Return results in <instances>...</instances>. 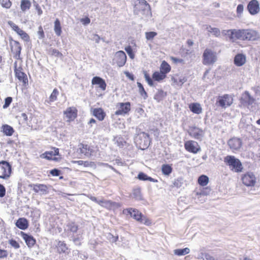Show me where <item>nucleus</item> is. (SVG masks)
<instances>
[{"label":"nucleus","mask_w":260,"mask_h":260,"mask_svg":"<svg viewBox=\"0 0 260 260\" xmlns=\"http://www.w3.org/2000/svg\"><path fill=\"white\" fill-rule=\"evenodd\" d=\"M226 35L233 41L236 40L243 41L254 42L260 39L259 32L252 28L231 29L226 30Z\"/></svg>","instance_id":"obj_1"},{"label":"nucleus","mask_w":260,"mask_h":260,"mask_svg":"<svg viewBox=\"0 0 260 260\" xmlns=\"http://www.w3.org/2000/svg\"><path fill=\"white\" fill-rule=\"evenodd\" d=\"M123 213L126 215H129L137 221L143 223L147 226H149L151 224V220L143 215V214L137 209L133 208H127L123 210Z\"/></svg>","instance_id":"obj_2"},{"label":"nucleus","mask_w":260,"mask_h":260,"mask_svg":"<svg viewBox=\"0 0 260 260\" xmlns=\"http://www.w3.org/2000/svg\"><path fill=\"white\" fill-rule=\"evenodd\" d=\"M224 162L228 166L231 171L240 173L243 171L242 162L238 158L233 155H227L224 157Z\"/></svg>","instance_id":"obj_3"},{"label":"nucleus","mask_w":260,"mask_h":260,"mask_svg":"<svg viewBox=\"0 0 260 260\" xmlns=\"http://www.w3.org/2000/svg\"><path fill=\"white\" fill-rule=\"evenodd\" d=\"M202 58L203 64L206 66L213 65L217 60L216 53L209 48L204 50Z\"/></svg>","instance_id":"obj_4"},{"label":"nucleus","mask_w":260,"mask_h":260,"mask_svg":"<svg viewBox=\"0 0 260 260\" xmlns=\"http://www.w3.org/2000/svg\"><path fill=\"white\" fill-rule=\"evenodd\" d=\"M135 143L140 149H146L150 144L149 135L144 132L140 133L136 137Z\"/></svg>","instance_id":"obj_5"},{"label":"nucleus","mask_w":260,"mask_h":260,"mask_svg":"<svg viewBox=\"0 0 260 260\" xmlns=\"http://www.w3.org/2000/svg\"><path fill=\"white\" fill-rule=\"evenodd\" d=\"M12 173V167L7 161H0V178L4 180L8 179Z\"/></svg>","instance_id":"obj_6"},{"label":"nucleus","mask_w":260,"mask_h":260,"mask_svg":"<svg viewBox=\"0 0 260 260\" xmlns=\"http://www.w3.org/2000/svg\"><path fill=\"white\" fill-rule=\"evenodd\" d=\"M241 180L242 183L247 187H253L256 183V178L255 175L249 172L242 174Z\"/></svg>","instance_id":"obj_7"},{"label":"nucleus","mask_w":260,"mask_h":260,"mask_svg":"<svg viewBox=\"0 0 260 260\" xmlns=\"http://www.w3.org/2000/svg\"><path fill=\"white\" fill-rule=\"evenodd\" d=\"M144 77L148 84L150 86H152L154 85L153 80L155 81L160 82L167 77V75H165L160 71H155L152 74V79L151 78L149 75L147 73L144 74Z\"/></svg>","instance_id":"obj_8"},{"label":"nucleus","mask_w":260,"mask_h":260,"mask_svg":"<svg viewBox=\"0 0 260 260\" xmlns=\"http://www.w3.org/2000/svg\"><path fill=\"white\" fill-rule=\"evenodd\" d=\"M116 111L115 112L116 115L124 116L129 113L131 110V104L129 102L125 103H118L116 105Z\"/></svg>","instance_id":"obj_9"},{"label":"nucleus","mask_w":260,"mask_h":260,"mask_svg":"<svg viewBox=\"0 0 260 260\" xmlns=\"http://www.w3.org/2000/svg\"><path fill=\"white\" fill-rule=\"evenodd\" d=\"M233 103V98L231 95L228 94L219 96L216 101V105L222 108H226L230 107Z\"/></svg>","instance_id":"obj_10"},{"label":"nucleus","mask_w":260,"mask_h":260,"mask_svg":"<svg viewBox=\"0 0 260 260\" xmlns=\"http://www.w3.org/2000/svg\"><path fill=\"white\" fill-rule=\"evenodd\" d=\"M185 149L188 152L197 154L201 150L198 142L193 140H188L184 143Z\"/></svg>","instance_id":"obj_11"},{"label":"nucleus","mask_w":260,"mask_h":260,"mask_svg":"<svg viewBox=\"0 0 260 260\" xmlns=\"http://www.w3.org/2000/svg\"><path fill=\"white\" fill-rule=\"evenodd\" d=\"M63 114L67 119V121H73L77 117L78 110L75 107H70L63 111Z\"/></svg>","instance_id":"obj_12"},{"label":"nucleus","mask_w":260,"mask_h":260,"mask_svg":"<svg viewBox=\"0 0 260 260\" xmlns=\"http://www.w3.org/2000/svg\"><path fill=\"white\" fill-rule=\"evenodd\" d=\"M126 58V55L123 51H118L115 53L113 61L118 67H121L125 64Z\"/></svg>","instance_id":"obj_13"},{"label":"nucleus","mask_w":260,"mask_h":260,"mask_svg":"<svg viewBox=\"0 0 260 260\" xmlns=\"http://www.w3.org/2000/svg\"><path fill=\"white\" fill-rule=\"evenodd\" d=\"M188 133L191 137L197 140H201L204 135V131L197 126L190 127Z\"/></svg>","instance_id":"obj_14"},{"label":"nucleus","mask_w":260,"mask_h":260,"mask_svg":"<svg viewBox=\"0 0 260 260\" xmlns=\"http://www.w3.org/2000/svg\"><path fill=\"white\" fill-rule=\"evenodd\" d=\"M14 73L16 77L20 81H22L24 84L28 82V79L26 75L23 72L21 67H17L16 62L14 63Z\"/></svg>","instance_id":"obj_15"},{"label":"nucleus","mask_w":260,"mask_h":260,"mask_svg":"<svg viewBox=\"0 0 260 260\" xmlns=\"http://www.w3.org/2000/svg\"><path fill=\"white\" fill-rule=\"evenodd\" d=\"M92 201L109 210H111L118 206L117 203L110 200H98L95 198H94Z\"/></svg>","instance_id":"obj_16"},{"label":"nucleus","mask_w":260,"mask_h":260,"mask_svg":"<svg viewBox=\"0 0 260 260\" xmlns=\"http://www.w3.org/2000/svg\"><path fill=\"white\" fill-rule=\"evenodd\" d=\"M11 50L13 54V57L18 59L20 58V55L21 50V47L20 43L16 41H12L10 43Z\"/></svg>","instance_id":"obj_17"},{"label":"nucleus","mask_w":260,"mask_h":260,"mask_svg":"<svg viewBox=\"0 0 260 260\" xmlns=\"http://www.w3.org/2000/svg\"><path fill=\"white\" fill-rule=\"evenodd\" d=\"M29 187L36 193L45 194L48 192V187L44 184H31Z\"/></svg>","instance_id":"obj_18"},{"label":"nucleus","mask_w":260,"mask_h":260,"mask_svg":"<svg viewBox=\"0 0 260 260\" xmlns=\"http://www.w3.org/2000/svg\"><path fill=\"white\" fill-rule=\"evenodd\" d=\"M247 9L251 15L257 14L260 11L259 5L257 0H251L247 5Z\"/></svg>","instance_id":"obj_19"},{"label":"nucleus","mask_w":260,"mask_h":260,"mask_svg":"<svg viewBox=\"0 0 260 260\" xmlns=\"http://www.w3.org/2000/svg\"><path fill=\"white\" fill-rule=\"evenodd\" d=\"M228 144L229 147L234 151L240 149L242 145V142L241 139L234 137L228 141Z\"/></svg>","instance_id":"obj_20"},{"label":"nucleus","mask_w":260,"mask_h":260,"mask_svg":"<svg viewBox=\"0 0 260 260\" xmlns=\"http://www.w3.org/2000/svg\"><path fill=\"white\" fill-rule=\"evenodd\" d=\"M53 149L54 150V152L46 151L40 155V157L49 160L57 161V158L56 157H53V156L59 155V149L55 147H53Z\"/></svg>","instance_id":"obj_21"},{"label":"nucleus","mask_w":260,"mask_h":260,"mask_svg":"<svg viewBox=\"0 0 260 260\" xmlns=\"http://www.w3.org/2000/svg\"><path fill=\"white\" fill-rule=\"evenodd\" d=\"M79 148L80 152L87 156H90L93 152V149L87 144L81 143L79 145Z\"/></svg>","instance_id":"obj_22"},{"label":"nucleus","mask_w":260,"mask_h":260,"mask_svg":"<svg viewBox=\"0 0 260 260\" xmlns=\"http://www.w3.org/2000/svg\"><path fill=\"white\" fill-rule=\"evenodd\" d=\"M91 83L92 85H99L102 90H105L106 89L107 84L105 81L100 77H94L92 79Z\"/></svg>","instance_id":"obj_23"},{"label":"nucleus","mask_w":260,"mask_h":260,"mask_svg":"<svg viewBox=\"0 0 260 260\" xmlns=\"http://www.w3.org/2000/svg\"><path fill=\"white\" fill-rule=\"evenodd\" d=\"M92 115L99 121H103L106 116V113L102 108L93 109L92 110Z\"/></svg>","instance_id":"obj_24"},{"label":"nucleus","mask_w":260,"mask_h":260,"mask_svg":"<svg viewBox=\"0 0 260 260\" xmlns=\"http://www.w3.org/2000/svg\"><path fill=\"white\" fill-rule=\"evenodd\" d=\"M246 61L245 55L242 53L237 54L234 57V64L237 67H241L244 65Z\"/></svg>","instance_id":"obj_25"},{"label":"nucleus","mask_w":260,"mask_h":260,"mask_svg":"<svg viewBox=\"0 0 260 260\" xmlns=\"http://www.w3.org/2000/svg\"><path fill=\"white\" fill-rule=\"evenodd\" d=\"M21 236L28 247H32L35 245L36 240L32 236L28 235L22 232Z\"/></svg>","instance_id":"obj_26"},{"label":"nucleus","mask_w":260,"mask_h":260,"mask_svg":"<svg viewBox=\"0 0 260 260\" xmlns=\"http://www.w3.org/2000/svg\"><path fill=\"white\" fill-rule=\"evenodd\" d=\"M241 103L244 105H249L253 103L254 100L248 91H245L241 98Z\"/></svg>","instance_id":"obj_27"},{"label":"nucleus","mask_w":260,"mask_h":260,"mask_svg":"<svg viewBox=\"0 0 260 260\" xmlns=\"http://www.w3.org/2000/svg\"><path fill=\"white\" fill-rule=\"evenodd\" d=\"M188 107L193 113L200 114L202 112V108L201 105L198 103H191L189 105Z\"/></svg>","instance_id":"obj_28"},{"label":"nucleus","mask_w":260,"mask_h":260,"mask_svg":"<svg viewBox=\"0 0 260 260\" xmlns=\"http://www.w3.org/2000/svg\"><path fill=\"white\" fill-rule=\"evenodd\" d=\"M16 225L21 230H25L28 226V221L25 218H19L16 222Z\"/></svg>","instance_id":"obj_29"},{"label":"nucleus","mask_w":260,"mask_h":260,"mask_svg":"<svg viewBox=\"0 0 260 260\" xmlns=\"http://www.w3.org/2000/svg\"><path fill=\"white\" fill-rule=\"evenodd\" d=\"M172 80L174 84L182 86V85L186 81V79L184 76H179L176 75L172 77Z\"/></svg>","instance_id":"obj_30"},{"label":"nucleus","mask_w":260,"mask_h":260,"mask_svg":"<svg viewBox=\"0 0 260 260\" xmlns=\"http://www.w3.org/2000/svg\"><path fill=\"white\" fill-rule=\"evenodd\" d=\"M2 132L7 136H11L14 134V130L10 125L4 124L2 126Z\"/></svg>","instance_id":"obj_31"},{"label":"nucleus","mask_w":260,"mask_h":260,"mask_svg":"<svg viewBox=\"0 0 260 260\" xmlns=\"http://www.w3.org/2000/svg\"><path fill=\"white\" fill-rule=\"evenodd\" d=\"M171 70L170 65L165 60H163L160 66V71L167 75Z\"/></svg>","instance_id":"obj_32"},{"label":"nucleus","mask_w":260,"mask_h":260,"mask_svg":"<svg viewBox=\"0 0 260 260\" xmlns=\"http://www.w3.org/2000/svg\"><path fill=\"white\" fill-rule=\"evenodd\" d=\"M54 30L56 35L58 37L61 36L62 33V28L59 20L57 18L54 23Z\"/></svg>","instance_id":"obj_33"},{"label":"nucleus","mask_w":260,"mask_h":260,"mask_svg":"<svg viewBox=\"0 0 260 260\" xmlns=\"http://www.w3.org/2000/svg\"><path fill=\"white\" fill-rule=\"evenodd\" d=\"M132 196L136 200H141L142 199V194L141 193V188L140 187H137L133 188Z\"/></svg>","instance_id":"obj_34"},{"label":"nucleus","mask_w":260,"mask_h":260,"mask_svg":"<svg viewBox=\"0 0 260 260\" xmlns=\"http://www.w3.org/2000/svg\"><path fill=\"white\" fill-rule=\"evenodd\" d=\"M31 6V3L29 0H21L20 2V8L22 12H24L28 10Z\"/></svg>","instance_id":"obj_35"},{"label":"nucleus","mask_w":260,"mask_h":260,"mask_svg":"<svg viewBox=\"0 0 260 260\" xmlns=\"http://www.w3.org/2000/svg\"><path fill=\"white\" fill-rule=\"evenodd\" d=\"M173 168L171 165L164 164L161 166L162 173L166 176H169L172 172Z\"/></svg>","instance_id":"obj_36"},{"label":"nucleus","mask_w":260,"mask_h":260,"mask_svg":"<svg viewBox=\"0 0 260 260\" xmlns=\"http://www.w3.org/2000/svg\"><path fill=\"white\" fill-rule=\"evenodd\" d=\"M138 179L140 180L146 181L148 180L153 182H157V180L152 178L151 177L148 176L146 174L144 173L143 172H140L139 173L138 177Z\"/></svg>","instance_id":"obj_37"},{"label":"nucleus","mask_w":260,"mask_h":260,"mask_svg":"<svg viewBox=\"0 0 260 260\" xmlns=\"http://www.w3.org/2000/svg\"><path fill=\"white\" fill-rule=\"evenodd\" d=\"M209 180L207 176L205 175H202L198 178V183L202 186H205L207 185L209 183Z\"/></svg>","instance_id":"obj_38"},{"label":"nucleus","mask_w":260,"mask_h":260,"mask_svg":"<svg viewBox=\"0 0 260 260\" xmlns=\"http://www.w3.org/2000/svg\"><path fill=\"white\" fill-rule=\"evenodd\" d=\"M167 95V93L162 89H158L154 96V99L157 102L162 101Z\"/></svg>","instance_id":"obj_39"},{"label":"nucleus","mask_w":260,"mask_h":260,"mask_svg":"<svg viewBox=\"0 0 260 260\" xmlns=\"http://www.w3.org/2000/svg\"><path fill=\"white\" fill-rule=\"evenodd\" d=\"M68 250L66 244L64 242L59 241L57 244V250L59 253H65Z\"/></svg>","instance_id":"obj_40"},{"label":"nucleus","mask_w":260,"mask_h":260,"mask_svg":"<svg viewBox=\"0 0 260 260\" xmlns=\"http://www.w3.org/2000/svg\"><path fill=\"white\" fill-rule=\"evenodd\" d=\"M73 163L77 164L80 166H83L84 167H91L95 165L93 161H83V160H75Z\"/></svg>","instance_id":"obj_41"},{"label":"nucleus","mask_w":260,"mask_h":260,"mask_svg":"<svg viewBox=\"0 0 260 260\" xmlns=\"http://www.w3.org/2000/svg\"><path fill=\"white\" fill-rule=\"evenodd\" d=\"M190 250L188 248L183 249H177L174 251V254L178 256L184 255L189 253Z\"/></svg>","instance_id":"obj_42"},{"label":"nucleus","mask_w":260,"mask_h":260,"mask_svg":"<svg viewBox=\"0 0 260 260\" xmlns=\"http://www.w3.org/2000/svg\"><path fill=\"white\" fill-rule=\"evenodd\" d=\"M59 91L57 88H54L49 98V103H52L57 100Z\"/></svg>","instance_id":"obj_43"},{"label":"nucleus","mask_w":260,"mask_h":260,"mask_svg":"<svg viewBox=\"0 0 260 260\" xmlns=\"http://www.w3.org/2000/svg\"><path fill=\"white\" fill-rule=\"evenodd\" d=\"M0 4L3 8L10 9L12 3L10 0H0Z\"/></svg>","instance_id":"obj_44"},{"label":"nucleus","mask_w":260,"mask_h":260,"mask_svg":"<svg viewBox=\"0 0 260 260\" xmlns=\"http://www.w3.org/2000/svg\"><path fill=\"white\" fill-rule=\"evenodd\" d=\"M145 35L147 40L152 41L157 36V34L155 31H149L146 32Z\"/></svg>","instance_id":"obj_45"},{"label":"nucleus","mask_w":260,"mask_h":260,"mask_svg":"<svg viewBox=\"0 0 260 260\" xmlns=\"http://www.w3.org/2000/svg\"><path fill=\"white\" fill-rule=\"evenodd\" d=\"M210 29H209V31L212 34H213V35H214L216 37H218L220 35V31L219 29L215 27H211V26H209Z\"/></svg>","instance_id":"obj_46"},{"label":"nucleus","mask_w":260,"mask_h":260,"mask_svg":"<svg viewBox=\"0 0 260 260\" xmlns=\"http://www.w3.org/2000/svg\"><path fill=\"white\" fill-rule=\"evenodd\" d=\"M137 85L139 88V91L140 94L143 96H147V93L145 91V89L142 84L140 82H137Z\"/></svg>","instance_id":"obj_47"},{"label":"nucleus","mask_w":260,"mask_h":260,"mask_svg":"<svg viewBox=\"0 0 260 260\" xmlns=\"http://www.w3.org/2000/svg\"><path fill=\"white\" fill-rule=\"evenodd\" d=\"M9 24L11 27V28L13 29V30L16 31L18 35H19L22 30V29L20 28L18 25L15 24L13 22L10 21L9 22Z\"/></svg>","instance_id":"obj_48"},{"label":"nucleus","mask_w":260,"mask_h":260,"mask_svg":"<svg viewBox=\"0 0 260 260\" xmlns=\"http://www.w3.org/2000/svg\"><path fill=\"white\" fill-rule=\"evenodd\" d=\"M125 50L131 59H134L135 58V55L131 46L126 47L125 48Z\"/></svg>","instance_id":"obj_49"},{"label":"nucleus","mask_w":260,"mask_h":260,"mask_svg":"<svg viewBox=\"0 0 260 260\" xmlns=\"http://www.w3.org/2000/svg\"><path fill=\"white\" fill-rule=\"evenodd\" d=\"M18 35H19L21 38L25 42H27L30 41V37L29 35L23 30Z\"/></svg>","instance_id":"obj_50"},{"label":"nucleus","mask_w":260,"mask_h":260,"mask_svg":"<svg viewBox=\"0 0 260 260\" xmlns=\"http://www.w3.org/2000/svg\"><path fill=\"white\" fill-rule=\"evenodd\" d=\"M182 179L181 178H177L175 179L173 183V187L176 188H180L182 185Z\"/></svg>","instance_id":"obj_51"},{"label":"nucleus","mask_w":260,"mask_h":260,"mask_svg":"<svg viewBox=\"0 0 260 260\" xmlns=\"http://www.w3.org/2000/svg\"><path fill=\"white\" fill-rule=\"evenodd\" d=\"M12 102V98L11 97H7L5 100V104L3 105V108H7Z\"/></svg>","instance_id":"obj_52"},{"label":"nucleus","mask_w":260,"mask_h":260,"mask_svg":"<svg viewBox=\"0 0 260 260\" xmlns=\"http://www.w3.org/2000/svg\"><path fill=\"white\" fill-rule=\"evenodd\" d=\"M244 10L243 5L242 4H239L238 5L237 7L236 12L238 17L241 16Z\"/></svg>","instance_id":"obj_53"},{"label":"nucleus","mask_w":260,"mask_h":260,"mask_svg":"<svg viewBox=\"0 0 260 260\" xmlns=\"http://www.w3.org/2000/svg\"><path fill=\"white\" fill-rule=\"evenodd\" d=\"M9 243L12 247L15 249H18L20 247L19 244L14 239L10 240Z\"/></svg>","instance_id":"obj_54"},{"label":"nucleus","mask_w":260,"mask_h":260,"mask_svg":"<svg viewBox=\"0 0 260 260\" xmlns=\"http://www.w3.org/2000/svg\"><path fill=\"white\" fill-rule=\"evenodd\" d=\"M139 4L143 8V10L149 7V5L146 0H139Z\"/></svg>","instance_id":"obj_55"},{"label":"nucleus","mask_w":260,"mask_h":260,"mask_svg":"<svg viewBox=\"0 0 260 260\" xmlns=\"http://www.w3.org/2000/svg\"><path fill=\"white\" fill-rule=\"evenodd\" d=\"M38 34L40 39H43L45 38L44 31L41 26H40L38 28Z\"/></svg>","instance_id":"obj_56"},{"label":"nucleus","mask_w":260,"mask_h":260,"mask_svg":"<svg viewBox=\"0 0 260 260\" xmlns=\"http://www.w3.org/2000/svg\"><path fill=\"white\" fill-rule=\"evenodd\" d=\"M60 171L57 169H52L50 171V174L52 176H58L60 174Z\"/></svg>","instance_id":"obj_57"},{"label":"nucleus","mask_w":260,"mask_h":260,"mask_svg":"<svg viewBox=\"0 0 260 260\" xmlns=\"http://www.w3.org/2000/svg\"><path fill=\"white\" fill-rule=\"evenodd\" d=\"M170 59L173 61V62L175 64L183 63V60L182 59L177 58L173 56H171Z\"/></svg>","instance_id":"obj_58"},{"label":"nucleus","mask_w":260,"mask_h":260,"mask_svg":"<svg viewBox=\"0 0 260 260\" xmlns=\"http://www.w3.org/2000/svg\"><path fill=\"white\" fill-rule=\"evenodd\" d=\"M124 74L125 75L126 77L128 78L130 80L132 81H134L135 80L134 75L132 73H131L128 71H125L124 72Z\"/></svg>","instance_id":"obj_59"},{"label":"nucleus","mask_w":260,"mask_h":260,"mask_svg":"<svg viewBox=\"0 0 260 260\" xmlns=\"http://www.w3.org/2000/svg\"><path fill=\"white\" fill-rule=\"evenodd\" d=\"M6 188L4 186L0 184V197L3 198L6 195Z\"/></svg>","instance_id":"obj_60"},{"label":"nucleus","mask_w":260,"mask_h":260,"mask_svg":"<svg viewBox=\"0 0 260 260\" xmlns=\"http://www.w3.org/2000/svg\"><path fill=\"white\" fill-rule=\"evenodd\" d=\"M8 252L6 250L0 249V258H6L8 256Z\"/></svg>","instance_id":"obj_61"},{"label":"nucleus","mask_w":260,"mask_h":260,"mask_svg":"<svg viewBox=\"0 0 260 260\" xmlns=\"http://www.w3.org/2000/svg\"><path fill=\"white\" fill-rule=\"evenodd\" d=\"M51 55L57 57H61L62 56V54L61 52H60L58 50L55 49L52 50Z\"/></svg>","instance_id":"obj_62"},{"label":"nucleus","mask_w":260,"mask_h":260,"mask_svg":"<svg viewBox=\"0 0 260 260\" xmlns=\"http://www.w3.org/2000/svg\"><path fill=\"white\" fill-rule=\"evenodd\" d=\"M80 21L83 25H86L90 23V19L88 17H85V18L81 19Z\"/></svg>","instance_id":"obj_63"},{"label":"nucleus","mask_w":260,"mask_h":260,"mask_svg":"<svg viewBox=\"0 0 260 260\" xmlns=\"http://www.w3.org/2000/svg\"><path fill=\"white\" fill-rule=\"evenodd\" d=\"M205 257L207 260H215V258L209 254H206Z\"/></svg>","instance_id":"obj_64"}]
</instances>
